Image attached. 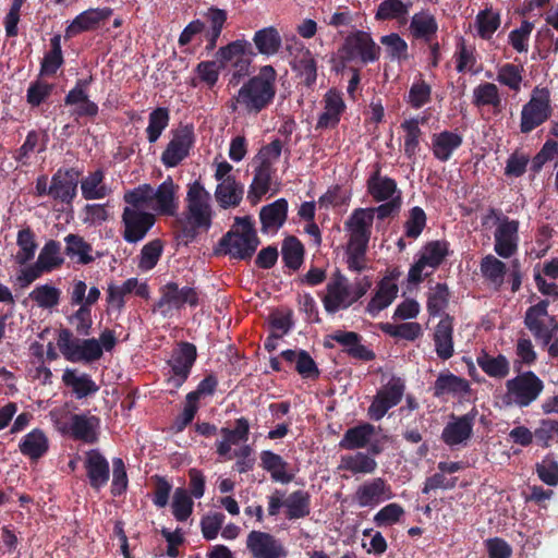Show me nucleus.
Listing matches in <instances>:
<instances>
[{
	"label": "nucleus",
	"mask_w": 558,
	"mask_h": 558,
	"mask_svg": "<svg viewBox=\"0 0 558 558\" xmlns=\"http://www.w3.org/2000/svg\"><path fill=\"white\" fill-rule=\"evenodd\" d=\"M263 468L271 474V477L279 483L286 484L292 480L287 471V463L283 459L271 451H264L260 456Z\"/></svg>",
	"instance_id": "52"
},
{
	"label": "nucleus",
	"mask_w": 558,
	"mask_h": 558,
	"mask_svg": "<svg viewBox=\"0 0 558 558\" xmlns=\"http://www.w3.org/2000/svg\"><path fill=\"white\" fill-rule=\"evenodd\" d=\"M276 71L271 65H264L257 75L242 85L234 97L233 110L242 109L246 113L257 114L267 108L276 95Z\"/></svg>",
	"instance_id": "1"
},
{
	"label": "nucleus",
	"mask_w": 558,
	"mask_h": 558,
	"mask_svg": "<svg viewBox=\"0 0 558 558\" xmlns=\"http://www.w3.org/2000/svg\"><path fill=\"white\" fill-rule=\"evenodd\" d=\"M169 111L166 108H157L149 113L148 125L146 128L147 140L155 143L161 136L169 124Z\"/></svg>",
	"instance_id": "56"
},
{
	"label": "nucleus",
	"mask_w": 558,
	"mask_h": 558,
	"mask_svg": "<svg viewBox=\"0 0 558 558\" xmlns=\"http://www.w3.org/2000/svg\"><path fill=\"white\" fill-rule=\"evenodd\" d=\"M253 43L258 53L271 57L280 50L282 39L275 26H268L255 32Z\"/></svg>",
	"instance_id": "40"
},
{
	"label": "nucleus",
	"mask_w": 558,
	"mask_h": 558,
	"mask_svg": "<svg viewBox=\"0 0 558 558\" xmlns=\"http://www.w3.org/2000/svg\"><path fill=\"white\" fill-rule=\"evenodd\" d=\"M76 192V184L72 182L66 175L57 173L52 177L51 185L49 186V195L54 199L62 202H70Z\"/></svg>",
	"instance_id": "57"
},
{
	"label": "nucleus",
	"mask_w": 558,
	"mask_h": 558,
	"mask_svg": "<svg viewBox=\"0 0 558 558\" xmlns=\"http://www.w3.org/2000/svg\"><path fill=\"white\" fill-rule=\"evenodd\" d=\"M253 54L251 44L245 39L234 40L217 51L218 60L223 65L230 64L234 70L233 76L238 77L248 73Z\"/></svg>",
	"instance_id": "15"
},
{
	"label": "nucleus",
	"mask_w": 558,
	"mask_h": 558,
	"mask_svg": "<svg viewBox=\"0 0 558 558\" xmlns=\"http://www.w3.org/2000/svg\"><path fill=\"white\" fill-rule=\"evenodd\" d=\"M194 142V128L190 124L179 125L171 132V138L161 155V162L167 168L178 166L189 156Z\"/></svg>",
	"instance_id": "11"
},
{
	"label": "nucleus",
	"mask_w": 558,
	"mask_h": 558,
	"mask_svg": "<svg viewBox=\"0 0 558 558\" xmlns=\"http://www.w3.org/2000/svg\"><path fill=\"white\" fill-rule=\"evenodd\" d=\"M311 498L308 493L296 490L284 499L287 518L290 520L301 519L310 514Z\"/></svg>",
	"instance_id": "50"
},
{
	"label": "nucleus",
	"mask_w": 558,
	"mask_h": 558,
	"mask_svg": "<svg viewBox=\"0 0 558 558\" xmlns=\"http://www.w3.org/2000/svg\"><path fill=\"white\" fill-rule=\"evenodd\" d=\"M281 254L286 266L298 269L303 262V245L298 239L288 238L282 244Z\"/></svg>",
	"instance_id": "60"
},
{
	"label": "nucleus",
	"mask_w": 558,
	"mask_h": 558,
	"mask_svg": "<svg viewBox=\"0 0 558 558\" xmlns=\"http://www.w3.org/2000/svg\"><path fill=\"white\" fill-rule=\"evenodd\" d=\"M195 359L196 348L191 343H182L173 352L170 360L171 374L168 378V383L173 388H179L185 381Z\"/></svg>",
	"instance_id": "21"
},
{
	"label": "nucleus",
	"mask_w": 558,
	"mask_h": 558,
	"mask_svg": "<svg viewBox=\"0 0 558 558\" xmlns=\"http://www.w3.org/2000/svg\"><path fill=\"white\" fill-rule=\"evenodd\" d=\"M371 281L365 277L350 282L341 272H335L328 280L322 294V303L328 314L348 310L371 288Z\"/></svg>",
	"instance_id": "4"
},
{
	"label": "nucleus",
	"mask_w": 558,
	"mask_h": 558,
	"mask_svg": "<svg viewBox=\"0 0 558 558\" xmlns=\"http://www.w3.org/2000/svg\"><path fill=\"white\" fill-rule=\"evenodd\" d=\"M476 363L489 377L505 378L510 372L509 361L501 354L493 356L486 352H481L476 356Z\"/></svg>",
	"instance_id": "45"
},
{
	"label": "nucleus",
	"mask_w": 558,
	"mask_h": 558,
	"mask_svg": "<svg viewBox=\"0 0 558 558\" xmlns=\"http://www.w3.org/2000/svg\"><path fill=\"white\" fill-rule=\"evenodd\" d=\"M243 186L236 181L218 183L215 190V197L222 208L235 207L243 197Z\"/></svg>",
	"instance_id": "48"
},
{
	"label": "nucleus",
	"mask_w": 558,
	"mask_h": 558,
	"mask_svg": "<svg viewBox=\"0 0 558 558\" xmlns=\"http://www.w3.org/2000/svg\"><path fill=\"white\" fill-rule=\"evenodd\" d=\"M172 514L178 521H186L193 511V500L185 488H177L172 496Z\"/></svg>",
	"instance_id": "58"
},
{
	"label": "nucleus",
	"mask_w": 558,
	"mask_h": 558,
	"mask_svg": "<svg viewBox=\"0 0 558 558\" xmlns=\"http://www.w3.org/2000/svg\"><path fill=\"white\" fill-rule=\"evenodd\" d=\"M482 275L493 283L500 284L506 274V264L489 254L481 262Z\"/></svg>",
	"instance_id": "63"
},
{
	"label": "nucleus",
	"mask_w": 558,
	"mask_h": 558,
	"mask_svg": "<svg viewBox=\"0 0 558 558\" xmlns=\"http://www.w3.org/2000/svg\"><path fill=\"white\" fill-rule=\"evenodd\" d=\"M185 221L193 229L207 231L211 226L214 209L210 193L199 181L187 185Z\"/></svg>",
	"instance_id": "5"
},
{
	"label": "nucleus",
	"mask_w": 558,
	"mask_h": 558,
	"mask_svg": "<svg viewBox=\"0 0 558 558\" xmlns=\"http://www.w3.org/2000/svg\"><path fill=\"white\" fill-rule=\"evenodd\" d=\"M272 168L258 165L251 185L250 197H254V202L266 194L270 189Z\"/></svg>",
	"instance_id": "62"
},
{
	"label": "nucleus",
	"mask_w": 558,
	"mask_h": 558,
	"mask_svg": "<svg viewBox=\"0 0 558 558\" xmlns=\"http://www.w3.org/2000/svg\"><path fill=\"white\" fill-rule=\"evenodd\" d=\"M438 29L435 17L427 11L415 13L410 23V32L416 38L429 40Z\"/></svg>",
	"instance_id": "49"
},
{
	"label": "nucleus",
	"mask_w": 558,
	"mask_h": 558,
	"mask_svg": "<svg viewBox=\"0 0 558 558\" xmlns=\"http://www.w3.org/2000/svg\"><path fill=\"white\" fill-rule=\"evenodd\" d=\"M132 293L147 299L149 296L147 283L137 278H129L121 284L110 283L107 289L108 310L121 312L125 304V296Z\"/></svg>",
	"instance_id": "20"
},
{
	"label": "nucleus",
	"mask_w": 558,
	"mask_h": 558,
	"mask_svg": "<svg viewBox=\"0 0 558 558\" xmlns=\"http://www.w3.org/2000/svg\"><path fill=\"white\" fill-rule=\"evenodd\" d=\"M548 302L541 301L531 306L526 313L524 323L534 337L544 343H548L554 333V319L547 312Z\"/></svg>",
	"instance_id": "19"
},
{
	"label": "nucleus",
	"mask_w": 558,
	"mask_h": 558,
	"mask_svg": "<svg viewBox=\"0 0 558 558\" xmlns=\"http://www.w3.org/2000/svg\"><path fill=\"white\" fill-rule=\"evenodd\" d=\"M144 209H146L144 206L128 204L123 210V238L128 243L142 241L155 223V216Z\"/></svg>",
	"instance_id": "12"
},
{
	"label": "nucleus",
	"mask_w": 558,
	"mask_h": 558,
	"mask_svg": "<svg viewBox=\"0 0 558 558\" xmlns=\"http://www.w3.org/2000/svg\"><path fill=\"white\" fill-rule=\"evenodd\" d=\"M379 52L380 48L373 40L371 34L355 31L345 37L337 56L343 65L351 62L366 64L378 60Z\"/></svg>",
	"instance_id": "6"
},
{
	"label": "nucleus",
	"mask_w": 558,
	"mask_h": 558,
	"mask_svg": "<svg viewBox=\"0 0 558 558\" xmlns=\"http://www.w3.org/2000/svg\"><path fill=\"white\" fill-rule=\"evenodd\" d=\"M65 386L70 387L77 399L85 398L98 390V386L89 375L77 373L74 369L66 368L62 375Z\"/></svg>",
	"instance_id": "37"
},
{
	"label": "nucleus",
	"mask_w": 558,
	"mask_h": 558,
	"mask_svg": "<svg viewBox=\"0 0 558 558\" xmlns=\"http://www.w3.org/2000/svg\"><path fill=\"white\" fill-rule=\"evenodd\" d=\"M463 138L457 132L442 131L432 136V151L436 159L447 161L462 145Z\"/></svg>",
	"instance_id": "29"
},
{
	"label": "nucleus",
	"mask_w": 558,
	"mask_h": 558,
	"mask_svg": "<svg viewBox=\"0 0 558 558\" xmlns=\"http://www.w3.org/2000/svg\"><path fill=\"white\" fill-rule=\"evenodd\" d=\"M100 294V290L97 287H92L88 290L85 305H81L69 317L70 324L75 327L80 335L87 336L89 333L93 324L90 306L99 300Z\"/></svg>",
	"instance_id": "30"
},
{
	"label": "nucleus",
	"mask_w": 558,
	"mask_h": 558,
	"mask_svg": "<svg viewBox=\"0 0 558 558\" xmlns=\"http://www.w3.org/2000/svg\"><path fill=\"white\" fill-rule=\"evenodd\" d=\"M368 242L350 240L347 245V264L352 271L360 272L366 267L365 254Z\"/></svg>",
	"instance_id": "54"
},
{
	"label": "nucleus",
	"mask_w": 558,
	"mask_h": 558,
	"mask_svg": "<svg viewBox=\"0 0 558 558\" xmlns=\"http://www.w3.org/2000/svg\"><path fill=\"white\" fill-rule=\"evenodd\" d=\"M411 8V0H384L379 3L375 17L379 21L398 20L404 23Z\"/></svg>",
	"instance_id": "44"
},
{
	"label": "nucleus",
	"mask_w": 558,
	"mask_h": 558,
	"mask_svg": "<svg viewBox=\"0 0 558 558\" xmlns=\"http://www.w3.org/2000/svg\"><path fill=\"white\" fill-rule=\"evenodd\" d=\"M345 109L342 96L337 90H329L324 97V111L317 121V129H328L336 126Z\"/></svg>",
	"instance_id": "26"
},
{
	"label": "nucleus",
	"mask_w": 558,
	"mask_h": 558,
	"mask_svg": "<svg viewBox=\"0 0 558 558\" xmlns=\"http://www.w3.org/2000/svg\"><path fill=\"white\" fill-rule=\"evenodd\" d=\"M404 509L396 502H391L383 507L375 513L373 521L378 527H386L397 524L404 517Z\"/></svg>",
	"instance_id": "61"
},
{
	"label": "nucleus",
	"mask_w": 558,
	"mask_h": 558,
	"mask_svg": "<svg viewBox=\"0 0 558 558\" xmlns=\"http://www.w3.org/2000/svg\"><path fill=\"white\" fill-rule=\"evenodd\" d=\"M550 116L549 93L546 89H535L527 104L521 111V131L529 133Z\"/></svg>",
	"instance_id": "14"
},
{
	"label": "nucleus",
	"mask_w": 558,
	"mask_h": 558,
	"mask_svg": "<svg viewBox=\"0 0 558 558\" xmlns=\"http://www.w3.org/2000/svg\"><path fill=\"white\" fill-rule=\"evenodd\" d=\"M449 254V243L447 241L427 242L417 253L415 263L411 266L408 280L411 283H418L432 275L434 270L441 265Z\"/></svg>",
	"instance_id": "7"
},
{
	"label": "nucleus",
	"mask_w": 558,
	"mask_h": 558,
	"mask_svg": "<svg viewBox=\"0 0 558 558\" xmlns=\"http://www.w3.org/2000/svg\"><path fill=\"white\" fill-rule=\"evenodd\" d=\"M19 449L28 459L38 460L47 453L49 439L44 430L34 428L21 438Z\"/></svg>",
	"instance_id": "31"
},
{
	"label": "nucleus",
	"mask_w": 558,
	"mask_h": 558,
	"mask_svg": "<svg viewBox=\"0 0 558 558\" xmlns=\"http://www.w3.org/2000/svg\"><path fill=\"white\" fill-rule=\"evenodd\" d=\"M330 340L343 347L349 354L362 360H372L374 354L365 345L361 344L360 336L353 331L337 330L329 336Z\"/></svg>",
	"instance_id": "38"
},
{
	"label": "nucleus",
	"mask_w": 558,
	"mask_h": 558,
	"mask_svg": "<svg viewBox=\"0 0 558 558\" xmlns=\"http://www.w3.org/2000/svg\"><path fill=\"white\" fill-rule=\"evenodd\" d=\"M61 290L52 283L36 286L28 294V299L40 310L53 312L60 304Z\"/></svg>",
	"instance_id": "34"
},
{
	"label": "nucleus",
	"mask_w": 558,
	"mask_h": 558,
	"mask_svg": "<svg viewBox=\"0 0 558 558\" xmlns=\"http://www.w3.org/2000/svg\"><path fill=\"white\" fill-rule=\"evenodd\" d=\"M102 170L88 173L81 181V191L85 199H101L110 193V189L104 183Z\"/></svg>",
	"instance_id": "46"
},
{
	"label": "nucleus",
	"mask_w": 558,
	"mask_h": 558,
	"mask_svg": "<svg viewBox=\"0 0 558 558\" xmlns=\"http://www.w3.org/2000/svg\"><path fill=\"white\" fill-rule=\"evenodd\" d=\"M473 99L476 106L498 107L501 102L498 87L493 83H483L473 90Z\"/></svg>",
	"instance_id": "64"
},
{
	"label": "nucleus",
	"mask_w": 558,
	"mask_h": 558,
	"mask_svg": "<svg viewBox=\"0 0 558 558\" xmlns=\"http://www.w3.org/2000/svg\"><path fill=\"white\" fill-rule=\"evenodd\" d=\"M420 121L417 119L405 120L401 128L405 132L404 136V153L409 158L414 157L420 148V137L422 131L418 126Z\"/></svg>",
	"instance_id": "59"
},
{
	"label": "nucleus",
	"mask_w": 558,
	"mask_h": 558,
	"mask_svg": "<svg viewBox=\"0 0 558 558\" xmlns=\"http://www.w3.org/2000/svg\"><path fill=\"white\" fill-rule=\"evenodd\" d=\"M405 390L404 380L391 376L376 392L368 408L372 420L379 421L386 413L401 401Z\"/></svg>",
	"instance_id": "10"
},
{
	"label": "nucleus",
	"mask_w": 558,
	"mask_h": 558,
	"mask_svg": "<svg viewBox=\"0 0 558 558\" xmlns=\"http://www.w3.org/2000/svg\"><path fill=\"white\" fill-rule=\"evenodd\" d=\"M16 243L19 251L15 254V262L25 265L35 256L37 250L35 235L29 229H23L17 233Z\"/></svg>",
	"instance_id": "53"
},
{
	"label": "nucleus",
	"mask_w": 558,
	"mask_h": 558,
	"mask_svg": "<svg viewBox=\"0 0 558 558\" xmlns=\"http://www.w3.org/2000/svg\"><path fill=\"white\" fill-rule=\"evenodd\" d=\"M393 497L395 493L390 484L381 477H374L356 487L353 500L361 508L373 509Z\"/></svg>",
	"instance_id": "13"
},
{
	"label": "nucleus",
	"mask_w": 558,
	"mask_h": 558,
	"mask_svg": "<svg viewBox=\"0 0 558 558\" xmlns=\"http://www.w3.org/2000/svg\"><path fill=\"white\" fill-rule=\"evenodd\" d=\"M65 253L78 264H89L94 260L92 245L88 244L82 236L76 234H68L64 238Z\"/></svg>",
	"instance_id": "47"
},
{
	"label": "nucleus",
	"mask_w": 558,
	"mask_h": 558,
	"mask_svg": "<svg viewBox=\"0 0 558 558\" xmlns=\"http://www.w3.org/2000/svg\"><path fill=\"white\" fill-rule=\"evenodd\" d=\"M250 424L244 417H240L235 421L233 429L221 428L220 434L222 438L216 442L217 453L227 459L231 460L233 451L232 448H239L241 445H247Z\"/></svg>",
	"instance_id": "23"
},
{
	"label": "nucleus",
	"mask_w": 558,
	"mask_h": 558,
	"mask_svg": "<svg viewBox=\"0 0 558 558\" xmlns=\"http://www.w3.org/2000/svg\"><path fill=\"white\" fill-rule=\"evenodd\" d=\"M198 302L197 292L189 287L179 289L177 283H168L162 288L161 298L156 304L163 316L170 315L174 310L181 308L189 304L195 306Z\"/></svg>",
	"instance_id": "18"
},
{
	"label": "nucleus",
	"mask_w": 558,
	"mask_h": 558,
	"mask_svg": "<svg viewBox=\"0 0 558 558\" xmlns=\"http://www.w3.org/2000/svg\"><path fill=\"white\" fill-rule=\"evenodd\" d=\"M376 468L375 459L363 452L342 456L338 466L339 470L348 471L353 475L372 474Z\"/></svg>",
	"instance_id": "42"
},
{
	"label": "nucleus",
	"mask_w": 558,
	"mask_h": 558,
	"mask_svg": "<svg viewBox=\"0 0 558 558\" xmlns=\"http://www.w3.org/2000/svg\"><path fill=\"white\" fill-rule=\"evenodd\" d=\"M375 434V427L368 423L349 428L343 438L340 440L339 446L347 450L364 448L371 441Z\"/></svg>",
	"instance_id": "43"
},
{
	"label": "nucleus",
	"mask_w": 558,
	"mask_h": 558,
	"mask_svg": "<svg viewBox=\"0 0 558 558\" xmlns=\"http://www.w3.org/2000/svg\"><path fill=\"white\" fill-rule=\"evenodd\" d=\"M453 322L449 316L444 317L437 324L434 332L435 351L438 357L448 360L453 355Z\"/></svg>",
	"instance_id": "33"
},
{
	"label": "nucleus",
	"mask_w": 558,
	"mask_h": 558,
	"mask_svg": "<svg viewBox=\"0 0 558 558\" xmlns=\"http://www.w3.org/2000/svg\"><path fill=\"white\" fill-rule=\"evenodd\" d=\"M246 548L254 558H287L288 550L272 534L251 531L246 537Z\"/></svg>",
	"instance_id": "17"
},
{
	"label": "nucleus",
	"mask_w": 558,
	"mask_h": 558,
	"mask_svg": "<svg viewBox=\"0 0 558 558\" xmlns=\"http://www.w3.org/2000/svg\"><path fill=\"white\" fill-rule=\"evenodd\" d=\"M116 336L111 330L101 332L99 339H77L70 330L59 332L57 344L62 355L72 363H90L99 360L104 351H110L116 345Z\"/></svg>",
	"instance_id": "2"
},
{
	"label": "nucleus",
	"mask_w": 558,
	"mask_h": 558,
	"mask_svg": "<svg viewBox=\"0 0 558 558\" xmlns=\"http://www.w3.org/2000/svg\"><path fill=\"white\" fill-rule=\"evenodd\" d=\"M238 229L222 240L226 252L234 258L245 259L253 255L259 241L250 217L236 219Z\"/></svg>",
	"instance_id": "8"
},
{
	"label": "nucleus",
	"mask_w": 558,
	"mask_h": 558,
	"mask_svg": "<svg viewBox=\"0 0 558 558\" xmlns=\"http://www.w3.org/2000/svg\"><path fill=\"white\" fill-rule=\"evenodd\" d=\"M398 286L392 278L385 277L377 287L374 296L366 306V312L376 317L383 310L388 307L398 294Z\"/></svg>",
	"instance_id": "27"
},
{
	"label": "nucleus",
	"mask_w": 558,
	"mask_h": 558,
	"mask_svg": "<svg viewBox=\"0 0 558 558\" xmlns=\"http://www.w3.org/2000/svg\"><path fill=\"white\" fill-rule=\"evenodd\" d=\"M86 81H80L77 85L69 92L65 97V104L74 106V113L77 116H96L98 106L88 99L85 92Z\"/></svg>",
	"instance_id": "39"
},
{
	"label": "nucleus",
	"mask_w": 558,
	"mask_h": 558,
	"mask_svg": "<svg viewBox=\"0 0 558 558\" xmlns=\"http://www.w3.org/2000/svg\"><path fill=\"white\" fill-rule=\"evenodd\" d=\"M375 209L357 208L344 223L350 240L369 241Z\"/></svg>",
	"instance_id": "25"
},
{
	"label": "nucleus",
	"mask_w": 558,
	"mask_h": 558,
	"mask_svg": "<svg viewBox=\"0 0 558 558\" xmlns=\"http://www.w3.org/2000/svg\"><path fill=\"white\" fill-rule=\"evenodd\" d=\"M288 203L284 198H279L274 203L262 208L259 218L262 221V231L275 233L281 228L287 219Z\"/></svg>",
	"instance_id": "28"
},
{
	"label": "nucleus",
	"mask_w": 558,
	"mask_h": 558,
	"mask_svg": "<svg viewBox=\"0 0 558 558\" xmlns=\"http://www.w3.org/2000/svg\"><path fill=\"white\" fill-rule=\"evenodd\" d=\"M99 424L100 421L95 415L74 414L73 417H70L65 435L86 444H93L98 438Z\"/></svg>",
	"instance_id": "24"
},
{
	"label": "nucleus",
	"mask_w": 558,
	"mask_h": 558,
	"mask_svg": "<svg viewBox=\"0 0 558 558\" xmlns=\"http://www.w3.org/2000/svg\"><path fill=\"white\" fill-rule=\"evenodd\" d=\"M477 411L472 409L469 413L452 417L441 433V439L450 447L465 445L473 434L474 420Z\"/></svg>",
	"instance_id": "22"
},
{
	"label": "nucleus",
	"mask_w": 558,
	"mask_h": 558,
	"mask_svg": "<svg viewBox=\"0 0 558 558\" xmlns=\"http://www.w3.org/2000/svg\"><path fill=\"white\" fill-rule=\"evenodd\" d=\"M504 402L507 405L527 407L542 392L543 383L532 372L523 373L506 383Z\"/></svg>",
	"instance_id": "9"
},
{
	"label": "nucleus",
	"mask_w": 558,
	"mask_h": 558,
	"mask_svg": "<svg viewBox=\"0 0 558 558\" xmlns=\"http://www.w3.org/2000/svg\"><path fill=\"white\" fill-rule=\"evenodd\" d=\"M519 227L518 220L508 217H499L497 219L496 229L494 231V251L501 258L513 256L519 246Z\"/></svg>",
	"instance_id": "16"
},
{
	"label": "nucleus",
	"mask_w": 558,
	"mask_h": 558,
	"mask_svg": "<svg viewBox=\"0 0 558 558\" xmlns=\"http://www.w3.org/2000/svg\"><path fill=\"white\" fill-rule=\"evenodd\" d=\"M368 193L376 202L400 199L396 182L378 173L372 175L367 182Z\"/></svg>",
	"instance_id": "41"
},
{
	"label": "nucleus",
	"mask_w": 558,
	"mask_h": 558,
	"mask_svg": "<svg viewBox=\"0 0 558 558\" xmlns=\"http://www.w3.org/2000/svg\"><path fill=\"white\" fill-rule=\"evenodd\" d=\"M470 392L469 381L452 373H441L434 384V396L445 395L464 396Z\"/></svg>",
	"instance_id": "36"
},
{
	"label": "nucleus",
	"mask_w": 558,
	"mask_h": 558,
	"mask_svg": "<svg viewBox=\"0 0 558 558\" xmlns=\"http://www.w3.org/2000/svg\"><path fill=\"white\" fill-rule=\"evenodd\" d=\"M36 262L46 274L60 267L64 262L61 245L56 241H48L40 250Z\"/></svg>",
	"instance_id": "51"
},
{
	"label": "nucleus",
	"mask_w": 558,
	"mask_h": 558,
	"mask_svg": "<svg viewBox=\"0 0 558 558\" xmlns=\"http://www.w3.org/2000/svg\"><path fill=\"white\" fill-rule=\"evenodd\" d=\"M85 468L90 485L94 488L105 486L109 480V464L106 458L97 450L86 453Z\"/></svg>",
	"instance_id": "32"
},
{
	"label": "nucleus",
	"mask_w": 558,
	"mask_h": 558,
	"mask_svg": "<svg viewBox=\"0 0 558 558\" xmlns=\"http://www.w3.org/2000/svg\"><path fill=\"white\" fill-rule=\"evenodd\" d=\"M179 186L168 177L154 189L150 184H142L124 194V202L134 206H144L160 215L173 216L178 210Z\"/></svg>",
	"instance_id": "3"
},
{
	"label": "nucleus",
	"mask_w": 558,
	"mask_h": 558,
	"mask_svg": "<svg viewBox=\"0 0 558 558\" xmlns=\"http://www.w3.org/2000/svg\"><path fill=\"white\" fill-rule=\"evenodd\" d=\"M449 290L445 283H436L427 293V311L432 316L441 314L449 302Z\"/></svg>",
	"instance_id": "55"
},
{
	"label": "nucleus",
	"mask_w": 558,
	"mask_h": 558,
	"mask_svg": "<svg viewBox=\"0 0 558 558\" xmlns=\"http://www.w3.org/2000/svg\"><path fill=\"white\" fill-rule=\"evenodd\" d=\"M112 13L109 8L89 9L78 14L66 28L68 36H74L81 32L95 28L101 21L108 19Z\"/></svg>",
	"instance_id": "35"
}]
</instances>
